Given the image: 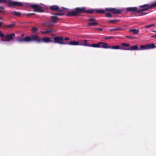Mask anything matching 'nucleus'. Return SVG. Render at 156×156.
<instances>
[{"label": "nucleus", "instance_id": "19", "mask_svg": "<svg viewBox=\"0 0 156 156\" xmlns=\"http://www.w3.org/2000/svg\"><path fill=\"white\" fill-rule=\"evenodd\" d=\"M146 46L147 50L150 49L154 48V43H152L151 44H146Z\"/></svg>", "mask_w": 156, "mask_h": 156}, {"label": "nucleus", "instance_id": "37", "mask_svg": "<svg viewBox=\"0 0 156 156\" xmlns=\"http://www.w3.org/2000/svg\"><path fill=\"white\" fill-rule=\"evenodd\" d=\"M0 37L4 38L5 37V35L0 31Z\"/></svg>", "mask_w": 156, "mask_h": 156}, {"label": "nucleus", "instance_id": "33", "mask_svg": "<svg viewBox=\"0 0 156 156\" xmlns=\"http://www.w3.org/2000/svg\"><path fill=\"white\" fill-rule=\"evenodd\" d=\"M150 8H153L156 7V2L150 5Z\"/></svg>", "mask_w": 156, "mask_h": 156}, {"label": "nucleus", "instance_id": "6", "mask_svg": "<svg viewBox=\"0 0 156 156\" xmlns=\"http://www.w3.org/2000/svg\"><path fill=\"white\" fill-rule=\"evenodd\" d=\"M30 6L31 9H34L33 11L35 12H44V10L40 5L37 4H33L30 5Z\"/></svg>", "mask_w": 156, "mask_h": 156}, {"label": "nucleus", "instance_id": "45", "mask_svg": "<svg viewBox=\"0 0 156 156\" xmlns=\"http://www.w3.org/2000/svg\"><path fill=\"white\" fill-rule=\"evenodd\" d=\"M0 9H5V8L4 7L0 6Z\"/></svg>", "mask_w": 156, "mask_h": 156}, {"label": "nucleus", "instance_id": "9", "mask_svg": "<svg viewBox=\"0 0 156 156\" xmlns=\"http://www.w3.org/2000/svg\"><path fill=\"white\" fill-rule=\"evenodd\" d=\"M140 9H139V12L146 11L150 9L149 4H145L140 6Z\"/></svg>", "mask_w": 156, "mask_h": 156}, {"label": "nucleus", "instance_id": "13", "mask_svg": "<svg viewBox=\"0 0 156 156\" xmlns=\"http://www.w3.org/2000/svg\"><path fill=\"white\" fill-rule=\"evenodd\" d=\"M87 40L78 41V42L79 44L78 45L88 46V44L87 43Z\"/></svg>", "mask_w": 156, "mask_h": 156}, {"label": "nucleus", "instance_id": "29", "mask_svg": "<svg viewBox=\"0 0 156 156\" xmlns=\"http://www.w3.org/2000/svg\"><path fill=\"white\" fill-rule=\"evenodd\" d=\"M119 21V20H109L108 22H107V23H115V22H116Z\"/></svg>", "mask_w": 156, "mask_h": 156}, {"label": "nucleus", "instance_id": "30", "mask_svg": "<svg viewBox=\"0 0 156 156\" xmlns=\"http://www.w3.org/2000/svg\"><path fill=\"white\" fill-rule=\"evenodd\" d=\"M64 13H61V12H57L56 13L53 14V15L56 16H62L64 15Z\"/></svg>", "mask_w": 156, "mask_h": 156}, {"label": "nucleus", "instance_id": "44", "mask_svg": "<svg viewBox=\"0 0 156 156\" xmlns=\"http://www.w3.org/2000/svg\"><path fill=\"white\" fill-rule=\"evenodd\" d=\"M151 37L152 38L156 37V34L151 36Z\"/></svg>", "mask_w": 156, "mask_h": 156}, {"label": "nucleus", "instance_id": "20", "mask_svg": "<svg viewBox=\"0 0 156 156\" xmlns=\"http://www.w3.org/2000/svg\"><path fill=\"white\" fill-rule=\"evenodd\" d=\"M129 31L133 32L134 34H137L139 33V30H136L135 29H134L130 30Z\"/></svg>", "mask_w": 156, "mask_h": 156}, {"label": "nucleus", "instance_id": "28", "mask_svg": "<svg viewBox=\"0 0 156 156\" xmlns=\"http://www.w3.org/2000/svg\"><path fill=\"white\" fill-rule=\"evenodd\" d=\"M66 10V9L64 8H62V9H59V8L58 10L57 11H58V12H59L62 13V12H65Z\"/></svg>", "mask_w": 156, "mask_h": 156}, {"label": "nucleus", "instance_id": "27", "mask_svg": "<svg viewBox=\"0 0 156 156\" xmlns=\"http://www.w3.org/2000/svg\"><path fill=\"white\" fill-rule=\"evenodd\" d=\"M38 30V28L37 27H33L31 29V31L33 32H36Z\"/></svg>", "mask_w": 156, "mask_h": 156}, {"label": "nucleus", "instance_id": "43", "mask_svg": "<svg viewBox=\"0 0 156 156\" xmlns=\"http://www.w3.org/2000/svg\"><path fill=\"white\" fill-rule=\"evenodd\" d=\"M51 21L52 22L55 23H56L57 22V21L56 20H52Z\"/></svg>", "mask_w": 156, "mask_h": 156}, {"label": "nucleus", "instance_id": "36", "mask_svg": "<svg viewBox=\"0 0 156 156\" xmlns=\"http://www.w3.org/2000/svg\"><path fill=\"white\" fill-rule=\"evenodd\" d=\"M51 18L52 20H58L59 18L56 16H51Z\"/></svg>", "mask_w": 156, "mask_h": 156}, {"label": "nucleus", "instance_id": "16", "mask_svg": "<svg viewBox=\"0 0 156 156\" xmlns=\"http://www.w3.org/2000/svg\"><path fill=\"white\" fill-rule=\"evenodd\" d=\"M123 47H121L119 45H114L112 46H109L108 48L112 49H121L123 50L122 48H125Z\"/></svg>", "mask_w": 156, "mask_h": 156}, {"label": "nucleus", "instance_id": "2", "mask_svg": "<svg viewBox=\"0 0 156 156\" xmlns=\"http://www.w3.org/2000/svg\"><path fill=\"white\" fill-rule=\"evenodd\" d=\"M33 38L34 39V41H36L38 43L43 42L45 43L51 42L53 43V40H51L49 37H45L41 38L40 37L37 35H34Z\"/></svg>", "mask_w": 156, "mask_h": 156}, {"label": "nucleus", "instance_id": "53", "mask_svg": "<svg viewBox=\"0 0 156 156\" xmlns=\"http://www.w3.org/2000/svg\"><path fill=\"white\" fill-rule=\"evenodd\" d=\"M1 40H2V41H3V39H1Z\"/></svg>", "mask_w": 156, "mask_h": 156}, {"label": "nucleus", "instance_id": "39", "mask_svg": "<svg viewBox=\"0 0 156 156\" xmlns=\"http://www.w3.org/2000/svg\"><path fill=\"white\" fill-rule=\"evenodd\" d=\"M126 37H128V38H130L132 39H134L133 37L129 36H126Z\"/></svg>", "mask_w": 156, "mask_h": 156}, {"label": "nucleus", "instance_id": "7", "mask_svg": "<svg viewBox=\"0 0 156 156\" xmlns=\"http://www.w3.org/2000/svg\"><path fill=\"white\" fill-rule=\"evenodd\" d=\"M105 10L107 11H111L112 13L113 14H119L121 13L122 10L120 9H116L115 8H106Z\"/></svg>", "mask_w": 156, "mask_h": 156}, {"label": "nucleus", "instance_id": "46", "mask_svg": "<svg viewBox=\"0 0 156 156\" xmlns=\"http://www.w3.org/2000/svg\"><path fill=\"white\" fill-rule=\"evenodd\" d=\"M3 24V23L2 22H0V28L1 27V26Z\"/></svg>", "mask_w": 156, "mask_h": 156}, {"label": "nucleus", "instance_id": "41", "mask_svg": "<svg viewBox=\"0 0 156 156\" xmlns=\"http://www.w3.org/2000/svg\"><path fill=\"white\" fill-rule=\"evenodd\" d=\"M70 39V38H69L66 37L64 38V40L66 41H68V40H69Z\"/></svg>", "mask_w": 156, "mask_h": 156}, {"label": "nucleus", "instance_id": "47", "mask_svg": "<svg viewBox=\"0 0 156 156\" xmlns=\"http://www.w3.org/2000/svg\"><path fill=\"white\" fill-rule=\"evenodd\" d=\"M98 30L100 31H102L103 30V29L101 28H98Z\"/></svg>", "mask_w": 156, "mask_h": 156}, {"label": "nucleus", "instance_id": "42", "mask_svg": "<svg viewBox=\"0 0 156 156\" xmlns=\"http://www.w3.org/2000/svg\"><path fill=\"white\" fill-rule=\"evenodd\" d=\"M35 13H28L27 14V16H29L31 15H34Z\"/></svg>", "mask_w": 156, "mask_h": 156}, {"label": "nucleus", "instance_id": "1", "mask_svg": "<svg viewBox=\"0 0 156 156\" xmlns=\"http://www.w3.org/2000/svg\"><path fill=\"white\" fill-rule=\"evenodd\" d=\"M94 10L93 9L87 10L85 7L81 8L77 7L74 9H72L70 10L66 14L67 16H80V14L82 13H94Z\"/></svg>", "mask_w": 156, "mask_h": 156}, {"label": "nucleus", "instance_id": "5", "mask_svg": "<svg viewBox=\"0 0 156 156\" xmlns=\"http://www.w3.org/2000/svg\"><path fill=\"white\" fill-rule=\"evenodd\" d=\"M53 43L60 44H66V43L64 41V38L62 36H55L53 37Z\"/></svg>", "mask_w": 156, "mask_h": 156}, {"label": "nucleus", "instance_id": "48", "mask_svg": "<svg viewBox=\"0 0 156 156\" xmlns=\"http://www.w3.org/2000/svg\"><path fill=\"white\" fill-rule=\"evenodd\" d=\"M0 12H4L3 11L1 10H0Z\"/></svg>", "mask_w": 156, "mask_h": 156}, {"label": "nucleus", "instance_id": "11", "mask_svg": "<svg viewBox=\"0 0 156 156\" xmlns=\"http://www.w3.org/2000/svg\"><path fill=\"white\" fill-rule=\"evenodd\" d=\"M123 49V48H122ZM123 50H140V49L138 48V47L136 45H134L129 48H125Z\"/></svg>", "mask_w": 156, "mask_h": 156}, {"label": "nucleus", "instance_id": "52", "mask_svg": "<svg viewBox=\"0 0 156 156\" xmlns=\"http://www.w3.org/2000/svg\"><path fill=\"white\" fill-rule=\"evenodd\" d=\"M153 32L156 33V30H154L153 31Z\"/></svg>", "mask_w": 156, "mask_h": 156}, {"label": "nucleus", "instance_id": "4", "mask_svg": "<svg viewBox=\"0 0 156 156\" xmlns=\"http://www.w3.org/2000/svg\"><path fill=\"white\" fill-rule=\"evenodd\" d=\"M7 5L10 7L15 6L20 7L23 5V3L20 2H15L11 0H8Z\"/></svg>", "mask_w": 156, "mask_h": 156}, {"label": "nucleus", "instance_id": "17", "mask_svg": "<svg viewBox=\"0 0 156 156\" xmlns=\"http://www.w3.org/2000/svg\"><path fill=\"white\" fill-rule=\"evenodd\" d=\"M49 9L52 11H57L58 10L59 7L56 5H53L49 7Z\"/></svg>", "mask_w": 156, "mask_h": 156}, {"label": "nucleus", "instance_id": "12", "mask_svg": "<svg viewBox=\"0 0 156 156\" xmlns=\"http://www.w3.org/2000/svg\"><path fill=\"white\" fill-rule=\"evenodd\" d=\"M99 48H108L109 45L107 43L102 42H99Z\"/></svg>", "mask_w": 156, "mask_h": 156}, {"label": "nucleus", "instance_id": "35", "mask_svg": "<svg viewBox=\"0 0 156 156\" xmlns=\"http://www.w3.org/2000/svg\"><path fill=\"white\" fill-rule=\"evenodd\" d=\"M8 0H0V3H7V4Z\"/></svg>", "mask_w": 156, "mask_h": 156}, {"label": "nucleus", "instance_id": "14", "mask_svg": "<svg viewBox=\"0 0 156 156\" xmlns=\"http://www.w3.org/2000/svg\"><path fill=\"white\" fill-rule=\"evenodd\" d=\"M15 34L14 33H12L11 34H8L6 36H5V37L7 39V41H8L10 40H13V37L15 36Z\"/></svg>", "mask_w": 156, "mask_h": 156}, {"label": "nucleus", "instance_id": "51", "mask_svg": "<svg viewBox=\"0 0 156 156\" xmlns=\"http://www.w3.org/2000/svg\"><path fill=\"white\" fill-rule=\"evenodd\" d=\"M0 20H2V18L0 17Z\"/></svg>", "mask_w": 156, "mask_h": 156}, {"label": "nucleus", "instance_id": "40", "mask_svg": "<svg viewBox=\"0 0 156 156\" xmlns=\"http://www.w3.org/2000/svg\"><path fill=\"white\" fill-rule=\"evenodd\" d=\"M140 14L142 16L147 14V13L145 12H140Z\"/></svg>", "mask_w": 156, "mask_h": 156}, {"label": "nucleus", "instance_id": "3", "mask_svg": "<svg viewBox=\"0 0 156 156\" xmlns=\"http://www.w3.org/2000/svg\"><path fill=\"white\" fill-rule=\"evenodd\" d=\"M34 35H31L30 36H26L24 38H22L21 37H19L17 39L18 42L20 43H22L23 42H29L34 41V39L33 37Z\"/></svg>", "mask_w": 156, "mask_h": 156}, {"label": "nucleus", "instance_id": "10", "mask_svg": "<svg viewBox=\"0 0 156 156\" xmlns=\"http://www.w3.org/2000/svg\"><path fill=\"white\" fill-rule=\"evenodd\" d=\"M56 31L55 30L51 29H48L43 31H41V33L42 34H48L50 33H53Z\"/></svg>", "mask_w": 156, "mask_h": 156}, {"label": "nucleus", "instance_id": "32", "mask_svg": "<svg viewBox=\"0 0 156 156\" xmlns=\"http://www.w3.org/2000/svg\"><path fill=\"white\" fill-rule=\"evenodd\" d=\"M121 44L122 45V46L128 47L130 46V44L128 43H122Z\"/></svg>", "mask_w": 156, "mask_h": 156}, {"label": "nucleus", "instance_id": "22", "mask_svg": "<svg viewBox=\"0 0 156 156\" xmlns=\"http://www.w3.org/2000/svg\"><path fill=\"white\" fill-rule=\"evenodd\" d=\"M11 14H13L16 16H21V13L20 12H17L15 11H14L13 12H11Z\"/></svg>", "mask_w": 156, "mask_h": 156}, {"label": "nucleus", "instance_id": "50", "mask_svg": "<svg viewBox=\"0 0 156 156\" xmlns=\"http://www.w3.org/2000/svg\"><path fill=\"white\" fill-rule=\"evenodd\" d=\"M24 34H22L21 35V36H22V37H23V36H24Z\"/></svg>", "mask_w": 156, "mask_h": 156}, {"label": "nucleus", "instance_id": "38", "mask_svg": "<svg viewBox=\"0 0 156 156\" xmlns=\"http://www.w3.org/2000/svg\"><path fill=\"white\" fill-rule=\"evenodd\" d=\"M113 37L109 36L108 37H106L105 38V39H113Z\"/></svg>", "mask_w": 156, "mask_h": 156}, {"label": "nucleus", "instance_id": "15", "mask_svg": "<svg viewBox=\"0 0 156 156\" xmlns=\"http://www.w3.org/2000/svg\"><path fill=\"white\" fill-rule=\"evenodd\" d=\"M126 10L128 11L129 12H139V9H138L136 7H129L126 9Z\"/></svg>", "mask_w": 156, "mask_h": 156}, {"label": "nucleus", "instance_id": "21", "mask_svg": "<svg viewBox=\"0 0 156 156\" xmlns=\"http://www.w3.org/2000/svg\"><path fill=\"white\" fill-rule=\"evenodd\" d=\"M88 47H93L94 48H99V42L98 43L93 44L90 45L88 44Z\"/></svg>", "mask_w": 156, "mask_h": 156}, {"label": "nucleus", "instance_id": "18", "mask_svg": "<svg viewBox=\"0 0 156 156\" xmlns=\"http://www.w3.org/2000/svg\"><path fill=\"white\" fill-rule=\"evenodd\" d=\"M66 44H69L71 45H78L79 44L78 43V41H73L66 43Z\"/></svg>", "mask_w": 156, "mask_h": 156}, {"label": "nucleus", "instance_id": "26", "mask_svg": "<svg viewBox=\"0 0 156 156\" xmlns=\"http://www.w3.org/2000/svg\"><path fill=\"white\" fill-rule=\"evenodd\" d=\"M122 30V29L120 28H115L111 29L110 30V31L111 32L114 31H120Z\"/></svg>", "mask_w": 156, "mask_h": 156}, {"label": "nucleus", "instance_id": "24", "mask_svg": "<svg viewBox=\"0 0 156 156\" xmlns=\"http://www.w3.org/2000/svg\"><path fill=\"white\" fill-rule=\"evenodd\" d=\"M96 12L97 13H105V11L104 10L102 9H97L96 10Z\"/></svg>", "mask_w": 156, "mask_h": 156}, {"label": "nucleus", "instance_id": "34", "mask_svg": "<svg viewBox=\"0 0 156 156\" xmlns=\"http://www.w3.org/2000/svg\"><path fill=\"white\" fill-rule=\"evenodd\" d=\"M154 25L153 24H151L148 25H146L145 26V27L146 28H148L153 26H154Z\"/></svg>", "mask_w": 156, "mask_h": 156}, {"label": "nucleus", "instance_id": "23", "mask_svg": "<svg viewBox=\"0 0 156 156\" xmlns=\"http://www.w3.org/2000/svg\"><path fill=\"white\" fill-rule=\"evenodd\" d=\"M16 24V23L15 22H12L11 24L6 26V27L8 28H12Z\"/></svg>", "mask_w": 156, "mask_h": 156}, {"label": "nucleus", "instance_id": "31", "mask_svg": "<svg viewBox=\"0 0 156 156\" xmlns=\"http://www.w3.org/2000/svg\"><path fill=\"white\" fill-rule=\"evenodd\" d=\"M105 16L107 17H112V16L111 13L107 12Z\"/></svg>", "mask_w": 156, "mask_h": 156}, {"label": "nucleus", "instance_id": "25", "mask_svg": "<svg viewBox=\"0 0 156 156\" xmlns=\"http://www.w3.org/2000/svg\"><path fill=\"white\" fill-rule=\"evenodd\" d=\"M140 48L139 49H140V50H147L146 44L144 45H140Z\"/></svg>", "mask_w": 156, "mask_h": 156}, {"label": "nucleus", "instance_id": "49", "mask_svg": "<svg viewBox=\"0 0 156 156\" xmlns=\"http://www.w3.org/2000/svg\"><path fill=\"white\" fill-rule=\"evenodd\" d=\"M154 48H156V43H155V44H154Z\"/></svg>", "mask_w": 156, "mask_h": 156}, {"label": "nucleus", "instance_id": "8", "mask_svg": "<svg viewBox=\"0 0 156 156\" xmlns=\"http://www.w3.org/2000/svg\"><path fill=\"white\" fill-rule=\"evenodd\" d=\"M87 24L88 26H96L98 25V22L94 18H90L89 19V22Z\"/></svg>", "mask_w": 156, "mask_h": 156}]
</instances>
